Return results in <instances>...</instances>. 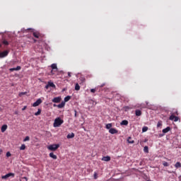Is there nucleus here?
<instances>
[{"instance_id":"nucleus-1","label":"nucleus","mask_w":181,"mask_h":181,"mask_svg":"<svg viewBox=\"0 0 181 181\" xmlns=\"http://www.w3.org/2000/svg\"><path fill=\"white\" fill-rule=\"evenodd\" d=\"M63 122H64V121L63 119H62V118L57 117L54 119V124H53V127L54 128H57V127H60V125H62L63 124Z\"/></svg>"},{"instance_id":"nucleus-27","label":"nucleus","mask_w":181,"mask_h":181,"mask_svg":"<svg viewBox=\"0 0 181 181\" xmlns=\"http://www.w3.org/2000/svg\"><path fill=\"white\" fill-rule=\"evenodd\" d=\"M127 142H129V144H134V140H132V139L131 137H128Z\"/></svg>"},{"instance_id":"nucleus-14","label":"nucleus","mask_w":181,"mask_h":181,"mask_svg":"<svg viewBox=\"0 0 181 181\" xmlns=\"http://www.w3.org/2000/svg\"><path fill=\"white\" fill-rule=\"evenodd\" d=\"M6 129H8V125L4 124L1 127V132H5V131H6Z\"/></svg>"},{"instance_id":"nucleus-2","label":"nucleus","mask_w":181,"mask_h":181,"mask_svg":"<svg viewBox=\"0 0 181 181\" xmlns=\"http://www.w3.org/2000/svg\"><path fill=\"white\" fill-rule=\"evenodd\" d=\"M59 148H60V144H52L48 146L49 151H57Z\"/></svg>"},{"instance_id":"nucleus-48","label":"nucleus","mask_w":181,"mask_h":181,"mask_svg":"<svg viewBox=\"0 0 181 181\" xmlns=\"http://www.w3.org/2000/svg\"><path fill=\"white\" fill-rule=\"evenodd\" d=\"M146 107L145 106H142V108H145Z\"/></svg>"},{"instance_id":"nucleus-25","label":"nucleus","mask_w":181,"mask_h":181,"mask_svg":"<svg viewBox=\"0 0 181 181\" xmlns=\"http://www.w3.org/2000/svg\"><path fill=\"white\" fill-rule=\"evenodd\" d=\"M41 113H42V110L41 109H38L37 112L35 113V115L36 117H37V115H40Z\"/></svg>"},{"instance_id":"nucleus-45","label":"nucleus","mask_w":181,"mask_h":181,"mask_svg":"<svg viewBox=\"0 0 181 181\" xmlns=\"http://www.w3.org/2000/svg\"><path fill=\"white\" fill-rule=\"evenodd\" d=\"M25 110H26V106H24L23 108V111H25Z\"/></svg>"},{"instance_id":"nucleus-36","label":"nucleus","mask_w":181,"mask_h":181,"mask_svg":"<svg viewBox=\"0 0 181 181\" xmlns=\"http://www.w3.org/2000/svg\"><path fill=\"white\" fill-rule=\"evenodd\" d=\"M11 155H12V154H11V152H9V151H8V152L6 153V156H7V158H9V156H11Z\"/></svg>"},{"instance_id":"nucleus-34","label":"nucleus","mask_w":181,"mask_h":181,"mask_svg":"<svg viewBox=\"0 0 181 181\" xmlns=\"http://www.w3.org/2000/svg\"><path fill=\"white\" fill-rule=\"evenodd\" d=\"M25 94H26V92H21L19 93V97H22V95H25Z\"/></svg>"},{"instance_id":"nucleus-44","label":"nucleus","mask_w":181,"mask_h":181,"mask_svg":"<svg viewBox=\"0 0 181 181\" xmlns=\"http://www.w3.org/2000/svg\"><path fill=\"white\" fill-rule=\"evenodd\" d=\"M175 115H179V112H178L177 111H176V112H175Z\"/></svg>"},{"instance_id":"nucleus-7","label":"nucleus","mask_w":181,"mask_h":181,"mask_svg":"<svg viewBox=\"0 0 181 181\" xmlns=\"http://www.w3.org/2000/svg\"><path fill=\"white\" fill-rule=\"evenodd\" d=\"M41 103H42V99L39 98L33 104V107H37L40 105Z\"/></svg>"},{"instance_id":"nucleus-42","label":"nucleus","mask_w":181,"mask_h":181,"mask_svg":"<svg viewBox=\"0 0 181 181\" xmlns=\"http://www.w3.org/2000/svg\"><path fill=\"white\" fill-rule=\"evenodd\" d=\"M49 83H48L47 85H46V86H45V88H47H47H49Z\"/></svg>"},{"instance_id":"nucleus-4","label":"nucleus","mask_w":181,"mask_h":181,"mask_svg":"<svg viewBox=\"0 0 181 181\" xmlns=\"http://www.w3.org/2000/svg\"><path fill=\"white\" fill-rule=\"evenodd\" d=\"M51 68H52V71H51L52 74H54V71H57V70H58L57 64H52L51 65Z\"/></svg>"},{"instance_id":"nucleus-24","label":"nucleus","mask_w":181,"mask_h":181,"mask_svg":"<svg viewBox=\"0 0 181 181\" xmlns=\"http://www.w3.org/2000/svg\"><path fill=\"white\" fill-rule=\"evenodd\" d=\"M75 90L76 91H78L80 90V85L78 83H76Z\"/></svg>"},{"instance_id":"nucleus-43","label":"nucleus","mask_w":181,"mask_h":181,"mask_svg":"<svg viewBox=\"0 0 181 181\" xmlns=\"http://www.w3.org/2000/svg\"><path fill=\"white\" fill-rule=\"evenodd\" d=\"M69 77H71V74L70 72L68 73Z\"/></svg>"},{"instance_id":"nucleus-15","label":"nucleus","mask_w":181,"mask_h":181,"mask_svg":"<svg viewBox=\"0 0 181 181\" xmlns=\"http://www.w3.org/2000/svg\"><path fill=\"white\" fill-rule=\"evenodd\" d=\"M71 98V96H70V95L66 96V97L64 98V103H66L70 101Z\"/></svg>"},{"instance_id":"nucleus-8","label":"nucleus","mask_w":181,"mask_h":181,"mask_svg":"<svg viewBox=\"0 0 181 181\" xmlns=\"http://www.w3.org/2000/svg\"><path fill=\"white\" fill-rule=\"evenodd\" d=\"M52 103H60V101H62V98L61 97L54 98L52 100Z\"/></svg>"},{"instance_id":"nucleus-30","label":"nucleus","mask_w":181,"mask_h":181,"mask_svg":"<svg viewBox=\"0 0 181 181\" xmlns=\"http://www.w3.org/2000/svg\"><path fill=\"white\" fill-rule=\"evenodd\" d=\"M27 141H30V137H29V136H27L23 139V142H26Z\"/></svg>"},{"instance_id":"nucleus-19","label":"nucleus","mask_w":181,"mask_h":181,"mask_svg":"<svg viewBox=\"0 0 181 181\" xmlns=\"http://www.w3.org/2000/svg\"><path fill=\"white\" fill-rule=\"evenodd\" d=\"M49 157L52 158V159H57V156L54 155L53 153H49Z\"/></svg>"},{"instance_id":"nucleus-6","label":"nucleus","mask_w":181,"mask_h":181,"mask_svg":"<svg viewBox=\"0 0 181 181\" xmlns=\"http://www.w3.org/2000/svg\"><path fill=\"white\" fill-rule=\"evenodd\" d=\"M169 119L170 121H174L175 122H177V121H179V117L177 116H174L173 115H171L169 117Z\"/></svg>"},{"instance_id":"nucleus-21","label":"nucleus","mask_w":181,"mask_h":181,"mask_svg":"<svg viewBox=\"0 0 181 181\" xmlns=\"http://www.w3.org/2000/svg\"><path fill=\"white\" fill-rule=\"evenodd\" d=\"M175 168H176V169H179V168H181V163H180V162H177V163L175 164Z\"/></svg>"},{"instance_id":"nucleus-17","label":"nucleus","mask_w":181,"mask_h":181,"mask_svg":"<svg viewBox=\"0 0 181 181\" xmlns=\"http://www.w3.org/2000/svg\"><path fill=\"white\" fill-rule=\"evenodd\" d=\"M168 131H170V127H168L165 129H163V134H168Z\"/></svg>"},{"instance_id":"nucleus-39","label":"nucleus","mask_w":181,"mask_h":181,"mask_svg":"<svg viewBox=\"0 0 181 181\" xmlns=\"http://www.w3.org/2000/svg\"><path fill=\"white\" fill-rule=\"evenodd\" d=\"M90 93H95V89L94 88L90 89Z\"/></svg>"},{"instance_id":"nucleus-12","label":"nucleus","mask_w":181,"mask_h":181,"mask_svg":"<svg viewBox=\"0 0 181 181\" xmlns=\"http://www.w3.org/2000/svg\"><path fill=\"white\" fill-rule=\"evenodd\" d=\"M33 35L34 36V37H36V39H39V37H40V33H39L38 32H34L33 33Z\"/></svg>"},{"instance_id":"nucleus-46","label":"nucleus","mask_w":181,"mask_h":181,"mask_svg":"<svg viewBox=\"0 0 181 181\" xmlns=\"http://www.w3.org/2000/svg\"><path fill=\"white\" fill-rule=\"evenodd\" d=\"M0 47H2V44H1V42H0Z\"/></svg>"},{"instance_id":"nucleus-32","label":"nucleus","mask_w":181,"mask_h":181,"mask_svg":"<svg viewBox=\"0 0 181 181\" xmlns=\"http://www.w3.org/2000/svg\"><path fill=\"white\" fill-rule=\"evenodd\" d=\"M148 131V127H144L142 128V132H146Z\"/></svg>"},{"instance_id":"nucleus-35","label":"nucleus","mask_w":181,"mask_h":181,"mask_svg":"<svg viewBox=\"0 0 181 181\" xmlns=\"http://www.w3.org/2000/svg\"><path fill=\"white\" fill-rule=\"evenodd\" d=\"M163 166H169V163L168 162L163 163Z\"/></svg>"},{"instance_id":"nucleus-20","label":"nucleus","mask_w":181,"mask_h":181,"mask_svg":"<svg viewBox=\"0 0 181 181\" xmlns=\"http://www.w3.org/2000/svg\"><path fill=\"white\" fill-rule=\"evenodd\" d=\"M123 109L124 111H129V110H132V107L131 106H124Z\"/></svg>"},{"instance_id":"nucleus-22","label":"nucleus","mask_w":181,"mask_h":181,"mask_svg":"<svg viewBox=\"0 0 181 181\" xmlns=\"http://www.w3.org/2000/svg\"><path fill=\"white\" fill-rule=\"evenodd\" d=\"M120 125H128V120H122Z\"/></svg>"},{"instance_id":"nucleus-10","label":"nucleus","mask_w":181,"mask_h":181,"mask_svg":"<svg viewBox=\"0 0 181 181\" xmlns=\"http://www.w3.org/2000/svg\"><path fill=\"white\" fill-rule=\"evenodd\" d=\"M110 134H112V135H114V134H118V130H117V129L115 128H111L109 130Z\"/></svg>"},{"instance_id":"nucleus-29","label":"nucleus","mask_w":181,"mask_h":181,"mask_svg":"<svg viewBox=\"0 0 181 181\" xmlns=\"http://www.w3.org/2000/svg\"><path fill=\"white\" fill-rule=\"evenodd\" d=\"M3 45H5V46H8L9 45V42L6 40H3Z\"/></svg>"},{"instance_id":"nucleus-40","label":"nucleus","mask_w":181,"mask_h":181,"mask_svg":"<svg viewBox=\"0 0 181 181\" xmlns=\"http://www.w3.org/2000/svg\"><path fill=\"white\" fill-rule=\"evenodd\" d=\"M74 112H75L74 117H77V110H74Z\"/></svg>"},{"instance_id":"nucleus-5","label":"nucleus","mask_w":181,"mask_h":181,"mask_svg":"<svg viewBox=\"0 0 181 181\" xmlns=\"http://www.w3.org/2000/svg\"><path fill=\"white\" fill-rule=\"evenodd\" d=\"M11 176H12V177H15V174L13 173H9L8 174H6V175H3L1 177L2 179H8V177H11Z\"/></svg>"},{"instance_id":"nucleus-47","label":"nucleus","mask_w":181,"mask_h":181,"mask_svg":"<svg viewBox=\"0 0 181 181\" xmlns=\"http://www.w3.org/2000/svg\"><path fill=\"white\" fill-rule=\"evenodd\" d=\"M146 105H148V102H146Z\"/></svg>"},{"instance_id":"nucleus-3","label":"nucleus","mask_w":181,"mask_h":181,"mask_svg":"<svg viewBox=\"0 0 181 181\" xmlns=\"http://www.w3.org/2000/svg\"><path fill=\"white\" fill-rule=\"evenodd\" d=\"M9 54V51L5 50L2 52H0V59H4V57H6Z\"/></svg>"},{"instance_id":"nucleus-31","label":"nucleus","mask_w":181,"mask_h":181,"mask_svg":"<svg viewBox=\"0 0 181 181\" xmlns=\"http://www.w3.org/2000/svg\"><path fill=\"white\" fill-rule=\"evenodd\" d=\"M162 127V121H158L157 123V128Z\"/></svg>"},{"instance_id":"nucleus-38","label":"nucleus","mask_w":181,"mask_h":181,"mask_svg":"<svg viewBox=\"0 0 181 181\" xmlns=\"http://www.w3.org/2000/svg\"><path fill=\"white\" fill-rule=\"evenodd\" d=\"M10 71H16V68L10 69Z\"/></svg>"},{"instance_id":"nucleus-41","label":"nucleus","mask_w":181,"mask_h":181,"mask_svg":"<svg viewBox=\"0 0 181 181\" xmlns=\"http://www.w3.org/2000/svg\"><path fill=\"white\" fill-rule=\"evenodd\" d=\"M104 86H105V83L101 84V85L100 86V88H103V87H104Z\"/></svg>"},{"instance_id":"nucleus-18","label":"nucleus","mask_w":181,"mask_h":181,"mask_svg":"<svg viewBox=\"0 0 181 181\" xmlns=\"http://www.w3.org/2000/svg\"><path fill=\"white\" fill-rule=\"evenodd\" d=\"M144 151L145 152V153H149V148L148 147V146H144Z\"/></svg>"},{"instance_id":"nucleus-9","label":"nucleus","mask_w":181,"mask_h":181,"mask_svg":"<svg viewBox=\"0 0 181 181\" xmlns=\"http://www.w3.org/2000/svg\"><path fill=\"white\" fill-rule=\"evenodd\" d=\"M66 105V103L64 102H62L59 105L54 104L53 107H57L58 108H63Z\"/></svg>"},{"instance_id":"nucleus-26","label":"nucleus","mask_w":181,"mask_h":181,"mask_svg":"<svg viewBox=\"0 0 181 181\" xmlns=\"http://www.w3.org/2000/svg\"><path fill=\"white\" fill-rule=\"evenodd\" d=\"M112 127V124L109 123V124H106L107 129H111Z\"/></svg>"},{"instance_id":"nucleus-33","label":"nucleus","mask_w":181,"mask_h":181,"mask_svg":"<svg viewBox=\"0 0 181 181\" xmlns=\"http://www.w3.org/2000/svg\"><path fill=\"white\" fill-rule=\"evenodd\" d=\"M98 177V174L97 173H94V179L97 180Z\"/></svg>"},{"instance_id":"nucleus-16","label":"nucleus","mask_w":181,"mask_h":181,"mask_svg":"<svg viewBox=\"0 0 181 181\" xmlns=\"http://www.w3.org/2000/svg\"><path fill=\"white\" fill-rule=\"evenodd\" d=\"M67 139H71V138H74V133L69 134L66 136Z\"/></svg>"},{"instance_id":"nucleus-37","label":"nucleus","mask_w":181,"mask_h":181,"mask_svg":"<svg viewBox=\"0 0 181 181\" xmlns=\"http://www.w3.org/2000/svg\"><path fill=\"white\" fill-rule=\"evenodd\" d=\"M21 66H18L16 68V71H18L19 70H21Z\"/></svg>"},{"instance_id":"nucleus-28","label":"nucleus","mask_w":181,"mask_h":181,"mask_svg":"<svg viewBox=\"0 0 181 181\" xmlns=\"http://www.w3.org/2000/svg\"><path fill=\"white\" fill-rule=\"evenodd\" d=\"M26 149V146L25 144H22L20 147L21 151H25Z\"/></svg>"},{"instance_id":"nucleus-11","label":"nucleus","mask_w":181,"mask_h":181,"mask_svg":"<svg viewBox=\"0 0 181 181\" xmlns=\"http://www.w3.org/2000/svg\"><path fill=\"white\" fill-rule=\"evenodd\" d=\"M102 160H103L104 162H110V160H111V157L110 156H104L103 158H102Z\"/></svg>"},{"instance_id":"nucleus-23","label":"nucleus","mask_w":181,"mask_h":181,"mask_svg":"<svg viewBox=\"0 0 181 181\" xmlns=\"http://www.w3.org/2000/svg\"><path fill=\"white\" fill-rule=\"evenodd\" d=\"M48 85L49 87H52L53 88H56V85L53 82H48Z\"/></svg>"},{"instance_id":"nucleus-13","label":"nucleus","mask_w":181,"mask_h":181,"mask_svg":"<svg viewBox=\"0 0 181 181\" xmlns=\"http://www.w3.org/2000/svg\"><path fill=\"white\" fill-rule=\"evenodd\" d=\"M135 112L136 117H141L142 115V111L139 110H136Z\"/></svg>"}]
</instances>
